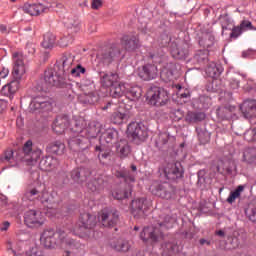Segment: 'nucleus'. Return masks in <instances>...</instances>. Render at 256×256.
Returning a JSON list of instances; mask_svg holds the SVG:
<instances>
[{"mask_svg": "<svg viewBox=\"0 0 256 256\" xmlns=\"http://www.w3.org/2000/svg\"><path fill=\"white\" fill-rule=\"evenodd\" d=\"M175 223V219L169 215L160 217L156 224L145 227L140 233V239L144 243H159V240L163 237V231L166 229H172Z\"/></svg>", "mask_w": 256, "mask_h": 256, "instance_id": "1", "label": "nucleus"}, {"mask_svg": "<svg viewBox=\"0 0 256 256\" xmlns=\"http://www.w3.org/2000/svg\"><path fill=\"white\" fill-rule=\"evenodd\" d=\"M14 59V68L12 75L15 81L3 86L1 93L4 95H15L17 93V87L19 86V81H21V77L25 75V64L23 63V57L19 56V53L13 54Z\"/></svg>", "mask_w": 256, "mask_h": 256, "instance_id": "2", "label": "nucleus"}, {"mask_svg": "<svg viewBox=\"0 0 256 256\" xmlns=\"http://www.w3.org/2000/svg\"><path fill=\"white\" fill-rule=\"evenodd\" d=\"M65 230L58 228H46L40 236V242L46 249H55L65 241Z\"/></svg>", "mask_w": 256, "mask_h": 256, "instance_id": "3", "label": "nucleus"}, {"mask_svg": "<svg viewBox=\"0 0 256 256\" xmlns=\"http://www.w3.org/2000/svg\"><path fill=\"white\" fill-rule=\"evenodd\" d=\"M150 193L160 199L171 201L177 197V188L169 182L154 181L149 187Z\"/></svg>", "mask_w": 256, "mask_h": 256, "instance_id": "4", "label": "nucleus"}, {"mask_svg": "<svg viewBox=\"0 0 256 256\" xmlns=\"http://www.w3.org/2000/svg\"><path fill=\"white\" fill-rule=\"evenodd\" d=\"M97 225V218L89 213H82L79 217L76 233L82 239L91 237V232Z\"/></svg>", "mask_w": 256, "mask_h": 256, "instance_id": "5", "label": "nucleus"}, {"mask_svg": "<svg viewBox=\"0 0 256 256\" xmlns=\"http://www.w3.org/2000/svg\"><path fill=\"white\" fill-rule=\"evenodd\" d=\"M97 59L104 65H111L113 62L119 61V59H121V45L112 44L111 46L102 49L97 54Z\"/></svg>", "mask_w": 256, "mask_h": 256, "instance_id": "6", "label": "nucleus"}, {"mask_svg": "<svg viewBox=\"0 0 256 256\" xmlns=\"http://www.w3.org/2000/svg\"><path fill=\"white\" fill-rule=\"evenodd\" d=\"M148 101L154 107H163L169 102V94L159 86H152L148 91Z\"/></svg>", "mask_w": 256, "mask_h": 256, "instance_id": "7", "label": "nucleus"}, {"mask_svg": "<svg viewBox=\"0 0 256 256\" xmlns=\"http://www.w3.org/2000/svg\"><path fill=\"white\" fill-rule=\"evenodd\" d=\"M29 109L31 113L43 115L53 111V102L45 96H36L32 99Z\"/></svg>", "mask_w": 256, "mask_h": 256, "instance_id": "8", "label": "nucleus"}, {"mask_svg": "<svg viewBox=\"0 0 256 256\" xmlns=\"http://www.w3.org/2000/svg\"><path fill=\"white\" fill-rule=\"evenodd\" d=\"M44 89H49V87H66L67 83L63 75L59 74L55 68H48L44 71Z\"/></svg>", "mask_w": 256, "mask_h": 256, "instance_id": "9", "label": "nucleus"}, {"mask_svg": "<svg viewBox=\"0 0 256 256\" xmlns=\"http://www.w3.org/2000/svg\"><path fill=\"white\" fill-rule=\"evenodd\" d=\"M171 54L175 59H187L189 57V44L182 39H176L171 43Z\"/></svg>", "mask_w": 256, "mask_h": 256, "instance_id": "10", "label": "nucleus"}, {"mask_svg": "<svg viewBox=\"0 0 256 256\" xmlns=\"http://www.w3.org/2000/svg\"><path fill=\"white\" fill-rule=\"evenodd\" d=\"M100 219L104 227H115L119 223V211L114 208H104L101 211Z\"/></svg>", "mask_w": 256, "mask_h": 256, "instance_id": "11", "label": "nucleus"}, {"mask_svg": "<svg viewBox=\"0 0 256 256\" xmlns=\"http://www.w3.org/2000/svg\"><path fill=\"white\" fill-rule=\"evenodd\" d=\"M24 222L30 229H35L37 227H43L45 224V219H43V214L37 210H29L24 215Z\"/></svg>", "mask_w": 256, "mask_h": 256, "instance_id": "12", "label": "nucleus"}, {"mask_svg": "<svg viewBox=\"0 0 256 256\" xmlns=\"http://www.w3.org/2000/svg\"><path fill=\"white\" fill-rule=\"evenodd\" d=\"M155 147L159 151L169 152L175 149V136H171L168 133H160L155 140Z\"/></svg>", "mask_w": 256, "mask_h": 256, "instance_id": "13", "label": "nucleus"}, {"mask_svg": "<svg viewBox=\"0 0 256 256\" xmlns=\"http://www.w3.org/2000/svg\"><path fill=\"white\" fill-rule=\"evenodd\" d=\"M91 142L83 134H78L68 140V147L74 153H81L85 149H89Z\"/></svg>", "mask_w": 256, "mask_h": 256, "instance_id": "14", "label": "nucleus"}, {"mask_svg": "<svg viewBox=\"0 0 256 256\" xmlns=\"http://www.w3.org/2000/svg\"><path fill=\"white\" fill-rule=\"evenodd\" d=\"M51 7H53L51 2L44 1V3L39 4H25L22 9L28 15L37 16L43 15V13H49Z\"/></svg>", "mask_w": 256, "mask_h": 256, "instance_id": "15", "label": "nucleus"}, {"mask_svg": "<svg viewBox=\"0 0 256 256\" xmlns=\"http://www.w3.org/2000/svg\"><path fill=\"white\" fill-rule=\"evenodd\" d=\"M128 135H131L134 140L145 141L149 137L147 128L143 124L132 122L127 128Z\"/></svg>", "mask_w": 256, "mask_h": 256, "instance_id": "16", "label": "nucleus"}, {"mask_svg": "<svg viewBox=\"0 0 256 256\" xmlns=\"http://www.w3.org/2000/svg\"><path fill=\"white\" fill-rule=\"evenodd\" d=\"M183 166L181 162L168 163L164 169V175L169 181H177L183 177Z\"/></svg>", "mask_w": 256, "mask_h": 256, "instance_id": "17", "label": "nucleus"}, {"mask_svg": "<svg viewBox=\"0 0 256 256\" xmlns=\"http://www.w3.org/2000/svg\"><path fill=\"white\" fill-rule=\"evenodd\" d=\"M107 181V176L99 175L87 183V189L90 190L91 193H96L99 195V193H103V191H105V187H107Z\"/></svg>", "mask_w": 256, "mask_h": 256, "instance_id": "18", "label": "nucleus"}, {"mask_svg": "<svg viewBox=\"0 0 256 256\" xmlns=\"http://www.w3.org/2000/svg\"><path fill=\"white\" fill-rule=\"evenodd\" d=\"M91 174V169L85 167H77L70 172V179H72V181L78 185H83V183L89 179Z\"/></svg>", "mask_w": 256, "mask_h": 256, "instance_id": "19", "label": "nucleus"}, {"mask_svg": "<svg viewBox=\"0 0 256 256\" xmlns=\"http://www.w3.org/2000/svg\"><path fill=\"white\" fill-rule=\"evenodd\" d=\"M69 127H71V119L67 115L57 116L52 125L53 132L57 133V135H63Z\"/></svg>", "mask_w": 256, "mask_h": 256, "instance_id": "20", "label": "nucleus"}, {"mask_svg": "<svg viewBox=\"0 0 256 256\" xmlns=\"http://www.w3.org/2000/svg\"><path fill=\"white\" fill-rule=\"evenodd\" d=\"M147 199L137 198L132 200L131 203V213L135 219H140V217H145V211H147Z\"/></svg>", "mask_w": 256, "mask_h": 256, "instance_id": "21", "label": "nucleus"}, {"mask_svg": "<svg viewBox=\"0 0 256 256\" xmlns=\"http://www.w3.org/2000/svg\"><path fill=\"white\" fill-rule=\"evenodd\" d=\"M121 81L117 72H100V84L105 89H111L114 85H117Z\"/></svg>", "mask_w": 256, "mask_h": 256, "instance_id": "22", "label": "nucleus"}, {"mask_svg": "<svg viewBox=\"0 0 256 256\" xmlns=\"http://www.w3.org/2000/svg\"><path fill=\"white\" fill-rule=\"evenodd\" d=\"M159 70L155 64H146L141 69H139L138 77L143 79V81H151L157 79Z\"/></svg>", "mask_w": 256, "mask_h": 256, "instance_id": "23", "label": "nucleus"}, {"mask_svg": "<svg viewBox=\"0 0 256 256\" xmlns=\"http://www.w3.org/2000/svg\"><path fill=\"white\" fill-rule=\"evenodd\" d=\"M216 169L220 175H237V163L235 160L220 161Z\"/></svg>", "mask_w": 256, "mask_h": 256, "instance_id": "24", "label": "nucleus"}, {"mask_svg": "<svg viewBox=\"0 0 256 256\" xmlns=\"http://www.w3.org/2000/svg\"><path fill=\"white\" fill-rule=\"evenodd\" d=\"M241 113L245 119L256 117V100H245L240 106Z\"/></svg>", "mask_w": 256, "mask_h": 256, "instance_id": "25", "label": "nucleus"}, {"mask_svg": "<svg viewBox=\"0 0 256 256\" xmlns=\"http://www.w3.org/2000/svg\"><path fill=\"white\" fill-rule=\"evenodd\" d=\"M117 139H119V132L113 128H109L104 131L100 136L101 145H113L117 143Z\"/></svg>", "mask_w": 256, "mask_h": 256, "instance_id": "26", "label": "nucleus"}, {"mask_svg": "<svg viewBox=\"0 0 256 256\" xmlns=\"http://www.w3.org/2000/svg\"><path fill=\"white\" fill-rule=\"evenodd\" d=\"M83 136L88 139H95L99 133H101V123L98 121H92L88 124V127L83 130Z\"/></svg>", "mask_w": 256, "mask_h": 256, "instance_id": "27", "label": "nucleus"}, {"mask_svg": "<svg viewBox=\"0 0 256 256\" xmlns=\"http://www.w3.org/2000/svg\"><path fill=\"white\" fill-rule=\"evenodd\" d=\"M59 165V160L53 156H46L40 160L39 167L41 171H51Z\"/></svg>", "mask_w": 256, "mask_h": 256, "instance_id": "28", "label": "nucleus"}, {"mask_svg": "<svg viewBox=\"0 0 256 256\" xmlns=\"http://www.w3.org/2000/svg\"><path fill=\"white\" fill-rule=\"evenodd\" d=\"M121 44L126 51H135L139 47V39L136 36L124 35Z\"/></svg>", "mask_w": 256, "mask_h": 256, "instance_id": "29", "label": "nucleus"}, {"mask_svg": "<svg viewBox=\"0 0 256 256\" xmlns=\"http://www.w3.org/2000/svg\"><path fill=\"white\" fill-rule=\"evenodd\" d=\"M110 247L114 249V251H117L118 253H127V251L131 249V244L127 240L117 239L113 240L110 243Z\"/></svg>", "mask_w": 256, "mask_h": 256, "instance_id": "30", "label": "nucleus"}, {"mask_svg": "<svg viewBox=\"0 0 256 256\" xmlns=\"http://www.w3.org/2000/svg\"><path fill=\"white\" fill-rule=\"evenodd\" d=\"M61 67L62 73H69L71 71V67L73 66V62L75 61V56H73L69 52H65L61 57Z\"/></svg>", "mask_w": 256, "mask_h": 256, "instance_id": "31", "label": "nucleus"}, {"mask_svg": "<svg viewBox=\"0 0 256 256\" xmlns=\"http://www.w3.org/2000/svg\"><path fill=\"white\" fill-rule=\"evenodd\" d=\"M126 93L127 87L125 86V83L120 80L110 88V95L114 99H119L120 97H123V95H126Z\"/></svg>", "mask_w": 256, "mask_h": 256, "instance_id": "32", "label": "nucleus"}, {"mask_svg": "<svg viewBox=\"0 0 256 256\" xmlns=\"http://www.w3.org/2000/svg\"><path fill=\"white\" fill-rule=\"evenodd\" d=\"M46 151L52 155H63L65 151V144L59 140H56L47 145Z\"/></svg>", "mask_w": 256, "mask_h": 256, "instance_id": "33", "label": "nucleus"}, {"mask_svg": "<svg viewBox=\"0 0 256 256\" xmlns=\"http://www.w3.org/2000/svg\"><path fill=\"white\" fill-rule=\"evenodd\" d=\"M116 151L120 155L121 159H125V157H129L131 154V146H129V142L126 139H121L116 144Z\"/></svg>", "mask_w": 256, "mask_h": 256, "instance_id": "34", "label": "nucleus"}, {"mask_svg": "<svg viewBox=\"0 0 256 256\" xmlns=\"http://www.w3.org/2000/svg\"><path fill=\"white\" fill-rule=\"evenodd\" d=\"M221 73H223V67L215 62H211L206 67V75L212 79L221 77Z\"/></svg>", "mask_w": 256, "mask_h": 256, "instance_id": "35", "label": "nucleus"}, {"mask_svg": "<svg viewBox=\"0 0 256 256\" xmlns=\"http://www.w3.org/2000/svg\"><path fill=\"white\" fill-rule=\"evenodd\" d=\"M65 25L67 29H70V31H73L74 33H79V31H81V20L77 16L69 17L65 21Z\"/></svg>", "mask_w": 256, "mask_h": 256, "instance_id": "36", "label": "nucleus"}, {"mask_svg": "<svg viewBox=\"0 0 256 256\" xmlns=\"http://www.w3.org/2000/svg\"><path fill=\"white\" fill-rule=\"evenodd\" d=\"M196 132L198 135V141L201 143V145H207V143L211 141V133L207 131V128L197 127Z\"/></svg>", "mask_w": 256, "mask_h": 256, "instance_id": "37", "label": "nucleus"}, {"mask_svg": "<svg viewBox=\"0 0 256 256\" xmlns=\"http://www.w3.org/2000/svg\"><path fill=\"white\" fill-rule=\"evenodd\" d=\"M95 151L99 152V161H107L111 157V147H105V144L95 146Z\"/></svg>", "mask_w": 256, "mask_h": 256, "instance_id": "38", "label": "nucleus"}, {"mask_svg": "<svg viewBox=\"0 0 256 256\" xmlns=\"http://www.w3.org/2000/svg\"><path fill=\"white\" fill-rule=\"evenodd\" d=\"M205 113L203 112H193L189 111L186 114V121L187 123H200L201 121H205Z\"/></svg>", "mask_w": 256, "mask_h": 256, "instance_id": "39", "label": "nucleus"}, {"mask_svg": "<svg viewBox=\"0 0 256 256\" xmlns=\"http://www.w3.org/2000/svg\"><path fill=\"white\" fill-rule=\"evenodd\" d=\"M21 157L19 156H15L13 150L8 149L4 152V155L1 157V161H3L4 163H10V165H15V163H17V161H21L20 160Z\"/></svg>", "mask_w": 256, "mask_h": 256, "instance_id": "40", "label": "nucleus"}, {"mask_svg": "<svg viewBox=\"0 0 256 256\" xmlns=\"http://www.w3.org/2000/svg\"><path fill=\"white\" fill-rule=\"evenodd\" d=\"M141 93H142L141 87L134 86L126 90L125 95L130 101H137L138 99L141 98Z\"/></svg>", "mask_w": 256, "mask_h": 256, "instance_id": "41", "label": "nucleus"}, {"mask_svg": "<svg viewBox=\"0 0 256 256\" xmlns=\"http://www.w3.org/2000/svg\"><path fill=\"white\" fill-rule=\"evenodd\" d=\"M199 45L206 49H209V47H213V45H215V36L209 33L204 34L199 40Z\"/></svg>", "mask_w": 256, "mask_h": 256, "instance_id": "42", "label": "nucleus"}, {"mask_svg": "<svg viewBox=\"0 0 256 256\" xmlns=\"http://www.w3.org/2000/svg\"><path fill=\"white\" fill-rule=\"evenodd\" d=\"M116 177L123 179L126 183H135V174L131 173L129 170L117 171Z\"/></svg>", "mask_w": 256, "mask_h": 256, "instance_id": "43", "label": "nucleus"}, {"mask_svg": "<svg viewBox=\"0 0 256 256\" xmlns=\"http://www.w3.org/2000/svg\"><path fill=\"white\" fill-rule=\"evenodd\" d=\"M194 61H196L200 65H205V63L209 62V52L207 50L197 51L194 55Z\"/></svg>", "mask_w": 256, "mask_h": 256, "instance_id": "44", "label": "nucleus"}, {"mask_svg": "<svg viewBox=\"0 0 256 256\" xmlns=\"http://www.w3.org/2000/svg\"><path fill=\"white\" fill-rule=\"evenodd\" d=\"M41 157V150H32L26 157H20V161H26L27 163H37Z\"/></svg>", "mask_w": 256, "mask_h": 256, "instance_id": "45", "label": "nucleus"}, {"mask_svg": "<svg viewBox=\"0 0 256 256\" xmlns=\"http://www.w3.org/2000/svg\"><path fill=\"white\" fill-rule=\"evenodd\" d=\"M110 121L114 125H122L123 121H127V114L121 113L119 111L113 112L110 116Z\"/></svg>", "mask_w": 256, "mask_h": 256, "instance_id": "46", "label": "nucleus"}, {"mask_svg": "<svg viewBox=\"0 0 256 256\" xmlns=\"http://www.w3.org/2000/svg\"><path fill=\"white\" fill-rule=\"evenodd\" d=\"M163 249H164V255L173 256L175 255V253H177V250L179 249V247L175 242H166L163 245Z\"/></svg>", "mask_w": 256, "mask_h": 256, "instance_id": "47", "label": "nucleus"}, {"mask_svg": "<svg viewBox=\"0 0 256 256\" xmlns=\"http://www.w3.org/2000/svg\"><path fill=\"white\" fill-rule=\"evenodd\" d=\"M245 190V186L239 185L235 191L230 192L229 197L227 198V203L232 205V203H235L236 199H239L241 197V192Z\"/></svg>", "mask_w": 256, "mask_h": 256, "instance_id": "48", "label": "nucleus"}, {"mask_svg": "<svg viewBox=\"0 0 256 256\" xmlns=\"http://www.w3.org/2000/svg\"><path fill=\"white\" fill-rule=\"evenodd\" d=\"M243 159L246 163L256 162V148H248L243 153Z\"/></svg>", "mask_w": 256, "mask_h": 256, "instance_id": "49", "label": "nucleus"}, {"mask_svg": "<svg viewBox=\"0 0 256 256\" xmlns=\"http://www.w3.org/2000/svg\"><path fill=\"white\" fill-rule=\"evenodd\" d=\"M163 50H159L157 52H149L148 58L154 65H160V63H163Z\"/></svg>", "mask_w": 256, "mask_h": 256, "instance_id": "50", "label": "nucleus"}, {"mask_svg": "<svg viewBox=\"0 0 256 256\" xmlns=\"http://www.w3.org/2000/svg\"><path fill=\"white\" fill-rule=\"evenodd\" d=\"M54 45H55V35H53L52 33H46L44 35L42 47H44V49H52Z\"/></svg>", "mask_w": 256, "mask_h": 256, "instance_id": "51", "label": "nucleus"}, {"mask_svg": "<svg viewBox=\"0 0 256 256\" xmlns=\"http://www.w3.org/2000/svg\"><path fill=\"white\" fill-rule=\"evenodd\" d=\"M216 115L219 119L225 120L231 118V109L229 107H219L216 110Z\"/></svg>", "mask_w": 256, "mask_h": 256, "instance_id": "52", "label": "nucleus"}, {"mask_svg": "<svg viewBox=\"0 0 256 256\" xmlns=\"http://www.w3.org/2000/svg\"><path fill=\"white\" fill-rule=\"evenodd\" d=\"M169 43H171V37L167 32L160 34L157 38V45H159V47H168Z\"/></svg>", "mask_w": 256, "mask_h": 256, "instance_id": "53", "label": "nucleus"}, {"mask_svg": "<svg viewBox=\"0 0 256 256\" xmlns=\"http://www.w3.org/2000/svg\"><path fill=\"white\" fill-rule=\"evenodd\" d=\"M32 151H33V141L28 140L24 144V146H23L20 154L18 155V157H27Z\"/></svg>", "mask_w": 256, "mask_h": 256, "instance_id": "54", "label": "nucleus"}, {"mask_svg": "<svg viewBox=\"0 0 256 256\" xmlns=\"http://www.w3.org/2000/svg\"><path fill=\"white\" fill-rule=\"evenodd\" d=\"M222 35H225V31H232L231 19L229 16H223L221 19Z\"/></svg>", "mask_w": 256, "mask_h": 256, "instance_id": "55", "label": "nucleus"}, {"mask_svg": "<svg viewBox=\"0 0 256 256\" xmlns=\"http://www.w3.org/2000/svg\"><path fill=\"white\" fill-rule=\"evenodd\" d=\"M73 126L71 127V131L74 133H78V135H83L85 131V128L83 127V121L81 120H74Z\"/></svg>", "mask_w": 256, "mask_h": 256, "instance_id": "56", "label": "nucleus"}, {"mask_svg": "<svg viewBox=\"0 0 256 256\" xmlns=\"http://www.w3.org/2000/svg\"><path fill=\"white\" fill-rule=\"evenodd\" d=\"M160 78L162 79V81L164 83H169L170 81H173V71L164 68L161 72H160Z\"/></svg>", "mask_w": 256, "mask_h": 256, "instance_id": "57", "label": "nucleus"}, {"mask_svg": "<svg viewBox=\"0 0 256 256\" xmlns=\"http://www.w3.org/2000/svg\"><path fill=\"white\" fill-rule=\"evenodd\" d=\"M112 197L117 201H123V199H127V197H129V193L123 189H116L112 192Z\"/></svg>", "mask_w": 256, "mask_h": 256, "instance_id": "58", "label": "nucleus"}, {"mask_svg": "<svg viewBox=\"0 0 256 256\" xmlns=\"http://www.w3.org/2000/svg\"><path fill=\"white\" fill-rule=\"evenodd\" d=\"M54 179L56 183H58V185H65L67 181V172H65L64 170H59L55 174Z\"/></svg>", "mask_w": 256, "mask_h": 256, "instance_id": "59", "label": "nucleus"}, {"mask_svg": "<svg viewBox=\"0 0 256 256\" xmlns=\"http://www.w3.org/2000/svg\"><path fill=\"white\" fill-rule=\"evenodd\" d=\"M245 215L248 217L249 221L256 225V206H249L245 210Z\"/></svg>", "mask_w": 256, "mask_h": 256, "instance_id": "60", "label": "nucleus"}, {"mask_svg": "<svg viewBox=\"0 0 256 256\" xmlns=\"http://www.w3.org/2000/svg\"><path fill=\"white\" fill-rule=\"evenodd\" d=\"M86 72H87V69L81 66V64H78L76 67L70 69L69 71V73H71L73 77H79L80 75H85Z\"/></svg>", "mask_w": 256, "mask_h": 256, "instance_id": "61", "label": "nucleus"}, {"mask_svg": "<svg viewBox=\"0 0 256 256\" xmlns=\"http://www.w3.org/2000/svg\"><path fill=\"white\" fill-rule=\"evenodd\" d=\"M39 190L37 188H31L27 189L25 192V197L28 199V201H33L34 199H37L39 197Z\"/></svg>", "mask_w": 256, "mask_h": 256, "instance_id": "62", "label": "nucleus"}, {"mask_svg": "<svg viewBox=\"0 0 256 256\" xmlns=\"http://www.w3.org/2000/svg\"><path fill=\"white\" fill-rule=\"evenodd\" d=\"M241 77L239 75H236L230 79L229 87L232 89V91H235L236 89H239L240 83H241Z\"/></svg>", "mask_w": 256, "mask_h": 256, "instance_id": "63", "label": "nucleus"}, {"mask_svg": "<svg viewBox=\"0 0 256 256\" xmlns=\"http://www.w3.org/2000/svg\"><path fill=\"white\" fill-rule=\"evenodd\" d=\"M206 175H207V171H205V169L199 170L197 172V177H198L197 185H198V187H202V185H205V181H206L205 176Z\"/></svg>", "mask_w": 256, "mask_h": 256, "instance_id": "64", "label": "nucleus"}]
</instances>
